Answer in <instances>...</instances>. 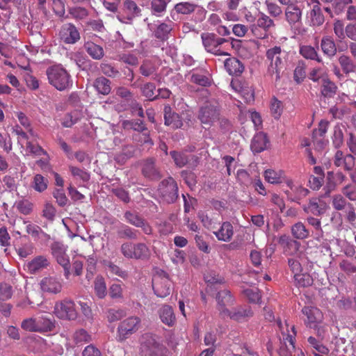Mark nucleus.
Returning <instances> with one entry per match:
<instances>
[{
	"label": "nucleus",
	"instance_id": "obj_54",
	"mask_svg": "<svg viewBox=\"0 0 356 356\" xmlns=\"http://www.w3.org/2000/svg\"><path fill=\"white\" fill-rule=\"evenodd\" d=\"M350 203L347 202L346 198L341 194H337L333 195L332 198V205L337 211H343Z\"/></svg>",
	"mask_w": 356,
	"mask_h": 356
},
{
	"label": "nucleus",
	"instance_id": "obj_37",
	"mask_svg": "<svg viewBox=\"0 0 356 356\" xmlns=\"http://www.w3.org/2000/svg\"><path fill=\"white\" fill-rule=\"evenodd\" d=\"M318 47H315L310 45H302L300 47V54L306 59L316 60L318 63H322V58L319 56L318 51Z\"/></svg>",
	"mask_w": 356,
	"mask_h": 356
},
{
	"label": "nucleus",
	"instance_id": "obj_46",
	"mask_svg": "<svg viewBox=\"0 0 356 356\" xmlns=\"http://www.w3.org/2000/svg\"><path fill=\"white\" fill-rule=\"evenodd\" d=\"M14 207L23 215H29L33 209V204L28 200L22 199L16 201Z\"/></svg>",
	"mask_w": 356,
	"mask_h": 356
},
{
	"label": "nucleus",
	"instance_id": "obj_38",
	"mask_svg": "<svg viewBox=\"0 0 356 356\" xmlns=\"http://www.w3.org/2000/svg\"><path fill=\"white\" fill-rule=\"evenodd\" d=\"M338 60L345 74H348L355 71L356 64L350 56L342 54L339 57Z\"/></svg>",
	"mask_w": 356,
	"mask_h": 356
},
{
	"label": "nucleus",
	"instance_id": "obj_11",
	"mask_svg": "<svg viewBox=\"0 0 356 356\" xmlns=\"http://www.w3.org/2000/svg\"><path fill=\"white\" fill-rule=\"evenodd\" d=\"M152 287L155 295L159 298H165L170 293L171 281L168 274L161 270L153 277Z\"/></svg>",
	"mask_w": 356,
	"mask_h": 356
},
{
	"label": "nucleus",
	"instance_id": "obj_16",
	"mask_svg": "<svg viewBox=\"0 0 356 356\" xmlns=\"http://www.w3.org/2000/svg\"><path fill=\"white\" fill-rule=\"evenodd\" d=\"M40 289L42 292L49 294H57L62 290V284L60 280L54 276L43 277L40 282Z\"/></svg>",
	"mask_w": 356,
	"mask_h": 356
},
{
	"label": "nucleus",
	"instance_id": "obj_32",
	"mask_svg": "<svg viewBox=\"0 0 356 356\" xmlns=\"http://www.w3.org/2000/svg\"><path fill=\"white\" fill-rule=\"evenodd\" d=\"M117 234L120 238L134 240L138 238V230L122 222L116 225Z\"/></svg>",
	"mask_w": 356,
	"mask_h": 356
},
{
	"label": "nucleus",
	"instance_id": "obj_61",
	"mask_svg": "<svg viewBox=\"0 0 356 356\" xmlns=\"http://www.w3.org/2000/svg\"><path fill=\"white\" fill-rule=\"evenodd\" d=\"M26 146L29 152L35 156L47 155V152L38 143L34 144L31 141L28 140Z\"/></svg>",
	"mask_w": 356,
	"mask_h": 356
},
{
	"label": "nucleus",
	"instance_id": "obj_2",
	"mask_svg": "<svg viewBox=\"0 0 356 356\" xmlns=\"http://www.w3.org/2000/svg\"><path fill=\"white\" fill-rule=\"evenodd\" d=\"M49 83L58 90H65L72 86L70 74L61 65H53L47 70Z\"/></svg>",
	"mask_w": 356,
	"mask_h": 356
},
{
	"label": "nucleus",
	"instance_id": "obj_40",
	"mask_svg": "<svg viewBox=\"0 0 356 356\" xmlns=\"http://www.w3.org/2000/svg\"><path fill=\"white\" fill-rule=\"evenodd\" d=\"M321 5L314 4L310 11L311 22L314 26H319L324 23L325 18L322 13Z\"/></svg>",
	"mask_w": 356,
	"mask_h": 356
},
{
	"label": "nucleus",
	"instance_id": "obj_20",
	"mask_svg": "<svg viewBox=\"0 0 356 356\" xmlns=\"http://www.w3.org/2000/svg\"><path fill=\"white\" fill-rule=\"evenodd\" d=\"M302 312L307 316V321L305 323L309 327H312L316 323H321L323 321V313L316 307L305 306L302 308Z\"/></svg>",
	"mask_w": 356,
	"mask_h": 356
},
{
	"label": "nucleus",
	"instance_id": "obj_62",
	"mask_svg": "<svg viewBox=\"0 0 356 356\" xmlns=\"http://www.w3.org/2000/svg\"><path fill=\"white\" fill-rule=\"evenodd\" d=\"M74 340L76 343H88L92 340L91 336L83 329L76 330L74 334Z\"/></svg>",
	"mask_w": 356,
	"mask_h": 356
},
{
	"label": "nucleus",
	"instance_id": "obj_5",
	"mask_svg": "<svg viewBox=\"0 0 356 356\" xmlns=\"http://www.w3.org/2000/svg\"><path fill=\"white\" fill-rule=\"evenodd\" d=\"M302 5H291L284 9V18L291 30L297 35H303Z\"/></svg>",
	"mask_w": 356,
	"mask_h": 356
},
{
	"label": "nucleus",
	"instance_id": "obj_53",
	"mask_svg": "<svg viewBox=\"0 0 356 356\" xmlns=\"http://www.w3.org/2000/svg\"><path fill=\"white\" fill-rule=\"evenodd\" d=\"M125 127H129L139 132V134L147 130L146 125L142 120H126L123 122Z\"/></svg>",
	"mask_w": 356,
	"mask_h": 356
},
{
	"label": "nucleus",
	"instance_id": "obj_10",
	"mask_svg": "<svg viewBox=\"0 0 356 356\" xmlns=\"http://www.w3.org/2000/svg\"><path fill=\"white\" fill-rule=\"evenodd\" d=\"M201 39L203 46L207 51L216 56H227L228 54L220 49V46L227 40L218 37L216 34L211 33H202Z\"/></svg>",
	"mask_w": 356,
	"mask_h": 356
},
{
	"label": "nucleus",
	"instance_id": "obj_26",
	"mask_svg": "<svg viewBox=\"0 0 356 356\" xmlns=\"http://www.w3.org/2000/svg\"><path fill=\"white\" fill-rule=\"evenodd\" d=\"M218 241L229 242L234 235V228L229 222H223L220 228L216 231H213Z\"/></svg>",
	"mask_w": 356,
	"mask_h": 356
},
{
	"label": "nucleus",
	"instance_id": "obj_14",
	"mask_svg": "<svg viewBox=\"0 0 356 356\" xmlns=\"http://www.w3.org/2000/svg\"><path fill=\"white\" fill-rule=\"evenodd\" d=\"M59 37L62 42L67 44H74L81 38L78 29L72 23L62 25L59 31Z\"/></svg>",
	"mask_w": 356,
	"mask_h": 356
},
{
	"label": "nucleus",
	"instance_id": "obj_8",
	"mask_svg": "<svg viewBox=\"0 0 356 356\" xmlns=\"http://www.w3.org/2000/svg\"><path fill=\"white\" fill-rule=\"evenodd\" d=\"M140 323V318L136 316H129L122 321L117 328V340L122 342L128 339L139 330Z\"/></svg>",
	"mask_w": 356,
	"mask_h": 356
},
{
	"label": "nucleus",
	"instance_id": "obj_49",
	"mask_svg": "<svg viewBox=\"0 0 356 356\" xmlns=\"http://www.w3.org/2000/svg\"><path fill=\"white\" fill-rule=\"evenodd\" d=\"M170 0H152L151 3L152 13L157 17L165 12L166 7Z\"/></svg>",
	"mask_w": 356,
	"mask_h": 356
},
{
	"label": "nucleus",
	"instance_id": "obj_19",
	"mask_svg": "<svg viewBox=\"0 0 356 356\" xmlns=\"http://www.w3.org/2000/svg\"><path fill=\"white\" fill-rule=\"evenodd\" d=\"M123 9L127 14L126 17L120 15L118 19L122 23L131 24V21L140 15L141 9L132 0H126L124 2Z\"/></svg>",
	"mask_w": 356,
	"mask_h": 356
},
{
	"label": "nucleus",
	"instance_id": "obj_25",
	"mask_svg": "<svg viewBox=\"0 0 356 356\" xmlns=\"http://www.w3.org/2000/svg\"><path fill=\"white\" fill-rule=\"evenodd\" d=\"M158 314L161 322L169 327L175 325L177 319L172 307L168 305H163L159 309Z\"/></svg>",
	"mask_w": 356,
	"mask_h": 356
},
{
	"label": "nucleus",
	"instance_id": "obj_45",
	"mask_svg": "<svg viewBox=\"0 0 356 356\" xmlns=\"http://www.w3.org/2000/svg\"><path fill=\"white\" fill-rule=\"evenodd\" d=\"M94 289L96 296L99 298H104L107 294L106 285L104 279L102 276H97L94 282Z\"/></svg>",
	"mask_w": 356,
	"mask_h": 356
},
{
	"label": "nucleus",
	"instance_id": "obj_39",
	"mask_svg": "<svg viewBox=\"0 0 356 356\" xmlns=\"http://www.w3.org/2000/svg\"><path fill=\"white\" fill-rule=\"evenodd\" d=\"M94 87L102 95H106L110 93L111 81L104 76H100L94 81Z\"/></svg>",
	"mask_w": 356,
	"mask_h": 356
},
{
	"label": "nucleus",
	"instance_id": "obj_7",
	"mask_svg": "<svg viewBox=\"0 0 356 356\" xmlns=\"http://www.w3.org/2000/svg\"><path fill=\"white\" fill-rule=\"evenodd\" d=\"M157 195L160 201L168 204L175 202L178 197V187L172 177L163 180L159 185Z\"/></svg>",
	"mask_w": 356,
	"mask_h": 356
},
{
	"label": "nucleus",
	"instance_id": "obj_42",
	"mask_svg": "<svg viewBox=\"0 0 356 356\" xmlns=\"http://www.w3.org/2000/svg\"><path fill=\"white\" fill-rule=\"evenodd\" d=\"M264 177L266 181L273 184H280L284 179V172L282 170L275 171L272 169L264 172Z\"/></svg>",
	"mask_w": 356,
	"mask_h": 356
},
{
	"label": "nucleus",
	"instance_id": "obj_1",
	"mask_svg": "<svg viewBox=\"0 0 356 356\" xmlns=\"http://www.w3.org/2000/svg\"><path fill=\"white\" fill-rule=\"evenodd\" d=\"M289 53L280 46H274L267 49L266 60L268 62L267 75L275 82L280 80L286 67Z\"/></svg>",
	"mask_w": 356,
	"mask_h": 356
},
{
	"label": "nucleus",
	"instance_id": "obj_31",
	"mask_svg": "<svg viewBox=\"0 0 356 356\" xmlns=\"http://www.w3.org/2000/svg\"><path fill=\"white\" fill-rule=\"evenodd\" d=\"M321 48L326 56L333 58L337 52V49L334 40L330 36H325L321 39Z\"/></svg>",
	"mask_w": 356,
	"mask_h": 356
},
{
	"label": "nucleus",
	"instance_id": "obj_60",
	"mask_svg": "<svg viewBox=\"0 0 356 356\" xmlns=\"http://www.w3.org/2000/svg\"><path fill=\"white\" fill-rule=\"evenodd\" d=\"M70 170L74 177L77 179H79L83 182L88 181L90 178V174L88 172L79 168L70 166Z\"/></svg>",
	"mask_w": 356,
	"mask_h": 356
},
{
	"label": "nucleus",
	"instance_id": "obj_52",
	"mask_svg": "<svg viewBox=\"0 0 356 356\" xmlns=\"http://www.w3.org/2000/svg\"><path fill=\"white\" fill-rule=\"evenodd\" d=\"M343 127L340 124H337L334 127V132L332 136V143L334 147L339 148L343 143Z\"/></svg>",
	"mask_w": 356,
	"mask_h": 356
},
{
	"label": "nucleus",
	"instance_id": "obj_17",
	"mask_svg": "<svg viewBox=\"0 0 356 356\" xmlns=\"http://www.w3.org/2000/svg\"><path fill=\"white\" fill-rule=\"evenodd\" d=\"M124 217L128 223L136 227L141 228L145 234L150 235L152 234V228L150 225L138 214L131 211H126Z\"/></svg>",
	"mask_w": 356,
	"mask_h": 356
},
{
	"label": "nucleus",
	"instance_id": "obj_24",
	"mask_svg": "<svg viewBox=\"0 0 356 356\" xmlns=\"http://www.w3.org/2000/svg\"><path fill=\"white\" fill-rule=\"evenodd\" d=\"M164 122L165 124L172 127V129H179L184 125L183 121L180 115L172 111L170 106L167 105L164 107Z\"/></svg>",
	"mask_w": 356,
	"mask_h": 356
},
{
	"label": "nucleus",
	"instance_id": "obj_27",
	"mask_svg": "<svg viewBox=\"0 0 356 356\" xmlns=\"http://www.w3.org/2000/svg\"><path fill=\"white\" fill-rule=\"evenodd\" d=\"M279 243L283 247L284 252L290 255L296 254L300 246L299 242L286 236H280Z\"/></svg>",
	"mask_w": 356,
	"mask_h": 356
},
{
	"label": "nucleus",
	"instance_id": "obj_43",
	"mask_svg": "<svg viewBox=\"0 0 356 356\" xmlns=\"http://www.w3.org/2000/svg\"><path fill=\"white\" fill-rule=\"evenodd\" d=\"M291 234L296 239H305L309 236V232L302 222H298L291 227Z\"/></svg>",
	"mask_w": 356,
	"mask_h": 356
},
{
	"label": "nucleus",
	"instance_id": "obj_6",
	"mask_svg": "<svg viewBox=\"0 0 356 356\" xmlns=\"http://www.w3.org/2000/svg\"><path fill=\"white\" fill-rule=\"evenodd\" d=\"M219 108L211 102H207L200 106L197 118L204 128H210L220 120Z\"/></svg>",
	"mask_w": 356,
	"mask_h": 356
},
{
	"label": "nucleus",
	"instance_id": "obj_56",
	"mask_svg": "<svg viewBox=\"0 0 356 356\" xmlns=\"http://www.w3.org/2000/svg\"><path fill=\"white\" fill-rule=\"evenodd\" d=\"M305 69L306 66L304 62L299 61L293 72V79L296 83H300L305 79L306 76Z\"/></svg>",
	"mask_w": 356,
	"mask_h": 356
},
{
	"label": "nucleus",
	"instance_id": "obj_29",
	"mask_svg": "<svg viewBox=\"0 0 356 356\" xmlns=\"http://www.w3.org/2000/svg\"><path fill=\"white\" fill-rule=\"evenodd\" d=\"M252 316V312L250 307H238L233 311L229 310V314H223L221 316L222 318L229 317L231 319L241 321L247 317Z\"/></svg>",
	"mask_w": 356,
	"mask_h": 356
},
{
	"label": "nucleus",
	"instance_id": "obj_50",
	"mask_svg": "<svg viewBox=\"0 0 356 356\" xmlns=\"http://www.w3.org/2000/svg\"><path fill=\"white\" fill-rule=\"evenodd\" d=\"M337 87L328 78L324 79L321 86V93L324 97H331L335 95Z\"/></svg>",
	"mask_w": 356,
	"mask_h": 356
},
{
	"label": "nucleus",
	"instance_id": "obj_28",
	"mask_svg": "<svg viewBox=\"0 0 356 356\" xmlns=\"http://www.w3.org/2000/svg\"><path fill=\"white\" fill-rule=\"evenodd\" d=\"M38 332L51 331L55 327V321L47 314H41L35 317Z\"/></svg>",
	"mask_w": 356,
	"mask_h": 356
},
{
	"label": "nucleus",
	"instance_id": "obj_55",
	"mask_svg": "<svg viewBox=\"0 0 356 356\" xmlns=\"http://www.w3.org/2000/svg\"><path fill=\"white\" fill-rule=\"evenodd\" d=\"M79 113L74 111L65 115L62 120V125L65 127H71L79 120Z\"/></svg>",
	"mask_w": 356,
	"mask_h": 356
},
{
	"label": "nucleus",
	"instance_id": "obj_41",
	"mask_svg": "<svg viewBox=\"0 0 356 356\" xmlns=\"http://www.w3.org/2000/svg\"><path fill=\"white\" fill-rule=\"evenodd\" d=\"M170 154L173 159L175 164L179 168L184 167L189 163L191 159H193L195 158V156L193 155H188L186 153L178 152L176 151H171Z\"/></svg>",
	"mask_w": 356,
	"mask_h": 356
},
{
	"label": "nucleus",
	"instance_id": "obj_4",
	"mask_svg": "<svg viewBox=\"0 0 356 356\" xmlns=\"http://www.w3.org/2000/svg\"><path fill=\"white\" fill-rule=\"evenodd\" d=\"M140 354L142 356H169V351L155 337L147 333L141 339Z\"/></svg>",
	"mask_w": 356,
	"mask_h": 356
},
{
	"label": "nucleus",
	"instance_id": "obj_33",
	"mask_svg": "<svg viewBox=\"0 0 356 356\" xmlns=\"http://www.w3.org/2000/svg\"><path fill=\"white\" fill-rule=\"evenodd\" d=\"M142 171L144 176L152 179H159L161 177L153 159H148L144 162Z\"/></svg>",
	"mask_w": 356,
	"mask_h": 356
},
{
	"label": "nucleus",
	"instance_id": "obj_47",
	"mask_svg": "<svg viewBox=\"0 0 356 356\" xmlns=\"http://www.w3.org/2000/svg\"><path fill=\"white\" fill-rule=\"evenodd\" d=\"M295 284L298 287H308L312 285L313 278L308 273H299L293 275Z\"/></svg>",
	"mask_w": 356,
	"mask_h": 356
},
{
	"label": "nucleus",
	"instance_id": "obj_13",
	"mask_svg": "<svg viewBox=\"0 0 356 356\" xmlns=\"http://www.w3.org/2000/svg\"><path fill=\"white\" fill-rule=\"evenodd\" d=\"M54 314L58 318L66 320H74L77 316L74 302L67 299L55 304Z\"/></svg>",
	"mask_w": 356,
	"mask_h": 356
},
{
	"label": "nucleus",
	"instance_id": "obj_51",
	"mask_svg": "<svg viewBox=\"0 0 356 356\" xmlns=\"http://www.w3.org/2000/svg\"><path fill=\"white\" fill-rule=\"evenodd\" d=\"M157 67L154 62L150 60H145L143 61L140 67V72L144 76H149L156 72Z\"/></svg>",
	"mask_w": 356,
	"mask_h": 356
},
{
	"label": "nucleus",
	"instance_id": "obj_3",
	"mask_svg": "<svg viewBox=\"0 0 356 356\" xmlns=\"http://www.w3.org/2000/svg\"><path fill=\"white\" fill-rule=\"evenodd\" d=\"M120 252L129 260H145L150 256V250L144 243L126 241L120 246Z\"/></svg>",
	"mask_w": 356,
	"mask_h": 356
},
{
	"label": "nucleus",
	"instance_id": "obj_64",
	"mask_svg": "<svg viewBox=\"0 0 356 356\" xmlns=\"http://www.w3.org/2000/svg\"><path fill=\"white\" fill-rule=\"evenodd\" d=\"M342 194L350 201H356V186L347 184L341 188Z\"/></svg>",
	"mask_w": 356,
	"mask_h": 356
},
{
	"label": "nucleus",
	"instance_id": "obj_35",
	"mask_svg": "<svg viewBox=\"0 0 356 356\" xmlns=\"http://www.w3.org/2000/svg\"><path fill=\"white\" fill-rule=\"evenodd\" d=\"M267 143L268 139L266 134L259 132L252 138L250 147L252 152L259 153L266 148Z\"/></svg>",
	"mask_w": 356,
	"mask_h": 356
},
{
	"label": "nucleus",
	"instance_id": "obj_22",
	"mask_svg": "<svg viewBox=\"0 0 356 356\" xmlns=\"http://www.w3.org/2000/svg\"><path fill=\"white\" fill-rule=\"evenodd\" d=\"M49 264L50 261L46 256L39 255L29 261L26 267L29 273L35 274L47 268Z\"/></svg>",
	"mask_w": 356,
	"mask_h": 356
},
{
	"label": "nucleus",
	"instance_id": "obj_12",
	"mask_svg": "<svg viewBox=\"0 0 356 356\" xmlns=\"http://www.w3.org/2000/svg\"><path fill=\"white\" fill-rule=\"evenodd\" d=\"M274 26V22L270 17L261 13L256 23L250 26V29L254 36L260 39H264L268 36L267 32L268 30Z\"/></svg>",
	"mask_w": 356,
	"mask_h": 356
},
{
	"label": "nucleus",
	"instance_id": "obj_9",
	"mask_svg": "<svg viewBox=\"0 0 356 356\" xmlns=\"http://www.w3.org/2000/svg\"><path fill=\"white\" fill-rule=\"evenodd\" d=\"M51 251L57 263L63 267L65 277L69 279L71 275V266L69 256L67 254V246L61 242H54L51 245Z\"/></svg>",
	"mask_w": 356,
	"mask_h": 356
},
{
	"label": "nucleus",
	"instance_id": "obj_23",
	"mask_svg": "<svg viewBox=\"0 0 356 356\" xmlns=\"http://www.w3.org/2000/svg\"><path fill=\"white\" fill-rule=\"evenodd\" d=\"M334 163L336 166L342 167L349 171L355 166V157L350 154L344 155L342 151L337 150L334 156Z\"/></svg>",
	"mask_w": 356,
	"mask_h": 356
},
{
	"label": "nucleus",
	"instance_id": "obj_58",
	"mask_svg": "<svg viewBox=\"0 0 356 356\" xmlns=\"http://www.w3.org/2000/svg\"><path fill=\"white\" fill-rule=\"evenodd\" d=\"M196 7V5L189 2H181L175 5V9L178 13L188 15L193 13Z\"/></svg>",
	"mask_w": 356,
	"mask_h": 356
},
{
	"label": "nucleus",
	"instance_id": "obj_18",
	"mask_svg": "<svg viewBox=\"0 0 356 356\" xmlns=\"http://www.w3.org/2000/svg\"><path fill=\"white\" fill-rule=\"evenodd\" d=\"M296 330L294 326L291 327V333L283 334V342L280 346L279 354L280 356H292L295 350Z\"/></svg>",
	"mask_w": 356,
	"mask_h": 356
},
{
	"label": "nucleus",
	"instance_id": "obj_59",
	"mask_svg": "<svg viewBox=\"0 0 356 356\" xmlns=\"http://www.w3.org/2000/svg\"><path fill=\"white\" fill-rule=\"evenodd\" d=\"M33 187L38 192H43L47 188V181L42 175L38 174L33 178Z\"/></svg>",
	"mask_w": 356,
	"mask_h": 356
},
{
	"label": "nucleus",
	"instance_id": "obj_36",
	"mask_svg": "<svg viewBox=\"0 0 356 356\" xmlns=\"http://www.w3.org/2000/svg\"><path fill=\"white\" fill-rule=\"evenodd\" d=\"M190 81L195 84L203 87H208L211 85V79L207 72L200 73L193 70L191 72Z\"/></svg>",
	"mask_w": 356,
	"mask_h": 356
},
{
	"label": "nucleus",
	"instance_id": "obj_44",
	"mask_svg": "<svg viewBox=\"0 0 356 356\" xmlns=\"http://www.w3.org/2000/svg\"><path fill=\"white\" fill-rule=\"evenodd\" d=\"M100 70L105 76L111 78L115 79L121 76L120 71L113 65L107 62L100 64Z\"/></svg>",
	"mask_w": 356,
	"mask_h": 356
},
{
	"label": "nucleus",
	"instance_id": "obj_21",
	"mask_svg": "<svg viewBox=\"0 0 356 356\" xmlns=\"http://www.w3.org/2000/svg\"><path fill=\"white\" fill-rule=\"evenodd\" d=\"M216 300L220 315L229 314V309L226 308V306L232 305L234 302V298L230 291L226 289L219 291L216 296Z\"/></svg>",
	"mask_w": 356,
	"mask_h": 356
},
{
	"label": "nucleus",
	"instance_id": "obj_48",
	"mask_svg": "<svg viewBox=\"0 0 356 356\" xmlns=\"http://www.w3.org/2000/svg\"><path fill=\"white\" fill-rule=\"evenodd\" d=\"M323 340H321L318 338L310 336L307 339V341L309 346L313 348L315 350L322 355H328L330 350L322 343Z\"/></svg>",
	"mask_w": 356,
	"mask_h": 356
},
{
	"label": "nucleus",
	"instance_id": "obj_63",
	"mask_svg": "<svg viewBox=\"0 0 356 356\" xmlns=\"http://www.w3.org/2000/svg\"><path fill=\"white\" fill-rule=\"evenodd\" d=\"M343 218L344 220L353 225L356 222V213L355 208L352 204H349L348 207L344 209Z\"/></svg>",
	"mask_w": 356,
	"mask_h": 356
},
{
	"label": "nucleus",
	"instance_id": "obj_34",
	"mask_svg": "<svg viewBox=\"0 0 356 356\" xmlns=\"http://www.w3.org/2000/svg\"><path fill=\"white\" fill-rule=\"evenodd\" d=\"M84 49L88 54L94 60H99L104 56L103 47L92 42H85Z\"/></svg>",
	"mask_w": 356,
	"mask_h": 356
},
{
	"label": "nucleus",
	"instance_id": "obj_30",
	"mask_svg": "<svg viewBox=\"0 0 356 356\" xmlns=\"http://www.w3.org/2000/svg\"><path fill=\"white\" fill-rule=\"evenodd\" d=\"M225 67L232 76H239L244 70L243 63L236 58H227L225 61Z\"/></svg>",
	"mask_w": 356,
	"mask_h": 356
},
{
	"label": "nucleus",
	"instance_id": "obj_15",
	"mask_svg": "<svg viewBox=\"0 0 356 356\" xmlns=\"http://www.w3.org/2000/svg\"><path fill=\"white\" fill-rule=\"evenodd\" d=\"M174 23L169 20L167 22L157 21L154 24H149V29L153 32V35L160 41H166L171 33Z\"/></svg>",
	"mask_w": 356,
	"mask_h": 356
},
{
	"label": "nucleus",
	"instance_id": "obj_57",
	"mask_svg": "<svg viewBox=\"0 0 356 356\" xmlns=\"http://www.w3.org/2000/svg\"><path fill=\"white\" fill-rule=\"evenodd\" d=\"M309 78L314 82H318L321 79L323 81L327 78V76L324 68L316 67L310 71Z\"/></svg>",
	"mask_w": 356,
	"mask_h": 356
}]
</instances>
